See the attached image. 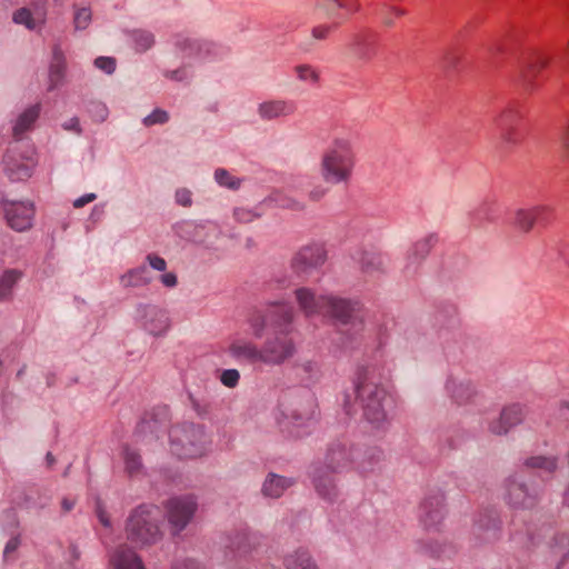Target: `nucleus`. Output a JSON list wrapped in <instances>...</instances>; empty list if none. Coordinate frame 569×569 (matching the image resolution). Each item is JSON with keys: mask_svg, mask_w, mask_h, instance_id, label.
Wrapping results in <instances>:
<instances>
[{"mask_svg": "<svg viewBox=\"0 0 569 569\" xmlns=\"http://www.w3.org/2000/svg\"><path fill=\"white\" fill-rule=\"evenodd\" d=\"M4 171L11 180H24L32 174L36 166L33 151L28 154L17 152L16 148H11L4 156Z\"/></svg>", "mask_w": 569, "mask_h": 569, "instance_id": "obj_18", "label": "nucleus"}, {"mask_svg": "<svg viewBox=\"0 0 569 569\" xmlns=\"http://www.w3.org/2000/svg\"><path fill=\"white\" fill-rule=\"evenodd\" d=\"M338 26H335L333 22L331 23H323V24H318V26H315L312 29H311V39L312 40H326L329 34L332 32V30H335Z\"/></svg>", "mask_w": 569, "mask_h": 569, "instance_id": "obj_49", "label": "nucleus"}, {"mask_svg": "<svg viewBox=\"0 0 569 569\" xmlns=\"http://www.w3.org/2000/svg\"><path fill=\"white\" fill-rule=\"evenodd\" d=\"M146 261L149 264V267L152 268L153 270L162 272L167 269V261L156 253L147 254Z\"/></svg>", "mask_w": 569, "mask_h": 569, "instance_id": "obj_57", "label": "nucleus"}, {"mask_svg": "<svg viewBox=\"0 0 569 569\" xmlns=\"http://www.w3.org/2000/svg\"><path fill=\"white\" fill-rule=\"evenodd\" d=\"M169 113L162 109H154L150 114L143 118V124L146 127H151L154 124H163L168 122Z\"/></svg>", "mask_w": 569, "mask_h": 569, "instance_id": "obj_48", "label": "nucleus"}, {"mask_svg": "<svg viewBox=\"0 0 569 569\" xmlns=\"http://www.w3.org/2000/svg\"><path fill=\"white\" fill-rule=\"evenodd\" d=\"M317 416L316 400L308 391L289 393L278 405L276 421L282 432L299 438L309 432Z\"/></svg>", "mask_w": 569, "mask_h": 569, "instance_id": "obj_3", "label": "nucleus"}, {"mask_svg": "<svg viewBox=\"0 0 569 569\" xmlns=\"http://www.w3.org/2000/svg\"><path fill=\"white\" fill-rule=\"evenodd\" d=\"M550 58L541 52L532 53L521 67V78L528 86H532L537 74L549 64Z\"/></svg>", "mask_w": 569, "mask_h": 569, "instance_id": "obj_33", "label": "nucleus"}, {"mask_svg": "<svg viewBox=\"0 0 569 569\" xmlns=\"http://www.w3.org/2000/svg\"><path fill=\"white\" fill-rule=\"evenodd\" d=\"M551 208L547 204H537L530 208H519L513 213L512 224L522 233H529L536 223L548 222Z\"/></svg>", "mask_w": 569, "mask_h": 569, "instance_id": "obj_20", "label": "nucleus"}, {"mask_svg": "<svg viewBox=\"0 0 569 569\" xmlns=\"http://www.w3.org/2000/svg\"><path fill=\"white\" fill-rule=\"evenodd\" d=\"M219 380L227 388H236L240 381V372L237 369H224L221 371Z\"/></svg>", "mask_w": 569, "mask_h": 569, "instance_id": "obj_47", "label": "nucleus"}, {"mask_svg": "<svg viewBox=\"0 0 569 569\" xmlns=\"http://www.w3.org/2000/svg\"><path fill=\"white\" fill-rule=\"evenodd\" d=\"M446 390L457 405H466L472 401L476 396V388L469 380L449 378L446 382Z\"/></svg>", "mask_w": 569, "mask_h": 569, "instance_id": "obj_30", "label": "nucleus"}, {"mask_svg": "<svg viewBox=\"0 0 569 569\" xmlns=\"http://www.w3.org/2000/svg\"><path fill=\"white\" fill-rule=\"evenodd\" d=\"M160 520L161 512L157 506H138L127 519V539L139 547L157 543L162 538Z\"/></svg>", "mask_w": 569, "mask_h": 569, "instance_id": "obj_4", "label": "nucleus"}, {"mask_svg": "<svg viewBox=\"0 0 569 569\" xmlns=\"http://www.w3.org/2000/svg\"><path fill=\"white\" fill-rule=\"evenodd\" d=\"M94 66L106 73L111 74L116 70V60L110 57H99L94 60Z\"/></svg>", "mask_w": 569, "mask_h": 569, "instance_id": "obj_54", "label": "nucleus"}, {"mask_svg": "<svg viewBox=\"0 0 569 569\" xmlns=\"http://www.w3.org/2000/svg\"><path fill=\"white\" fill-rule=\"evenodd\" d=\"M110 562L113 569H144L141 558L127 546H120Z\"/></svg>", "mask_w": 569, "mask_h": 569, "instance_id": "obj_32", "label": "nucleus"}, {"mask_svg": "<svg viewBox=\"0 0 569 569\" xmlns=\"http://www.w3.org/2000/svg\"><path fill=\"white\" fill-rule=\"evenodd\" d=\"M295 72L297 74V78L302 82H307L310 84H317L319 82V72L311 64H298L295 67Z\"/></svg>", "mask_w": 569, "mask_h": 569, "instance_id": "obj_43", "label": "nucleus"}, {"mask_svg": "<svg viewBox=\"0 0 569 569\" xmlns=\"http://www.w3.org/2000/svg\"><path fill=\"white\" fill-rule=\"evenodd\" d=\"M122 459L124 465V471L129 477H138L143 473V463L140 453L126 446L122 449Z\"/></svg>", "mask_w": 569, "mask_h": 569, "instance_id": "obj_39", "label": "nucleus"}, {"mask_svg": "<svg viewBox=\"0 0 569 569\" xmlns=\"http://www.w3.org/2000/svg\"><path fill=\"white\" fill-rule=\"evenodd\" d=\"M40 114V104H34L27 108L17 118L14 126L12 128L13 137L19 140L22 138L23 133L30 130Z\"/></svg>", "mask_w": 569, "mask_h": 569, "instance_id": "obj_35", "label": "nucleus"}, {"mask_svg": "<svg viewBox=\"0 0 569 569\" xmlns=\"http://www.w3.org/2000/svg\"><path fill=\"white\" fill-rule=\"evenodd\" d=\"M407 14V10L387 2L381 3L380 10H379V17L381 24L387 28L391 29L396 24V19L401 18Z\"/></svg>", "mask_w": 569, "mask_h": 569, "instance_id": "obj_40", "label": "nucleus"}, {"mask_svg": "<svg viewBox=\"0 0 569 569\" xmlns=\"http://www.w3.org/2000/svg\"><path fill=\"white\" fill-rule=\"evenodd\" d=\"M259 541L257 535L246 530H236L227 537L226 547L239 555H247L257 548Z\"/></svg>", "mask_w": 569, "mask_h": 569, "instance_id": "obj_31", "label": "nucleus"}, {"mask_svg": "<svg viewBox=\"0 0 569 569\" xmlns=\"http://www.w3.org/2000/svg\"><path fill=\"white\" fill-rule=\"evenodd\" d=\"M133 319L141 329L156 337L164 335L170 328L167 311L152 303H138Z\"/></svg>", "mask_w": 569, "mask_h": 569, "instance_id": "obj_11", "label": "nucleus"}, {"mask_svg": "<svg viewBox=\"0 0 569 569\" xmlns=\"http://www.w3.org/2000/svg\"><path fill=\"white\" fill-rule=\"evenodd\" d=\"M553 549L561 556L560 565L565 563L569 555V535L561 533L555 538Z\"/></svg>", "mask_w": 569, "mask_h": 569, "instance_id": "obj_46", "label": "nucleus"}, {"mask_svg": "<svg viewBox=\"0 0 569 569\" xmlns=\"http://www.w3.org/2000/svg\"><path fill=\"white\" fill-rule=\"evenodd\" d=\"M93 117L99 121H104L108 117V108L103 103H93L91 108Z\"/></svg>", "mask_w": 569, "mask_h": 569, "instance_id": "obj_60", "label": "nucleus"}, {"mask_svg": "<svg viewBox=\"0 0 569 569\" xmlns=\"http://www.w3.org/2000/svg\"><path fill=\"white\" fill-rule=\"evenodd\" d=\"M523 465L530 469H539L545 472H552L557 468V460L553 457L535 456L527 458Z\"/></svg>", "mask_w": 569, "mask_h": 569, "instance_id": "obj_41", "label": "nucleus"}, {"mask_svg": "<svg viewBox=\"0 0 569 569\" xmlns=\"http://www.w3.org/2000/svg\"><path fill=\"white\" fill-rule=\"evenodd\" d=\"M336 473L320 466H316L311 472V482L316 493L329 503H335L341 495Z\"/></svg>", "mask_w": 569, "mask_h": 569, "instance_id": "obj_15", "label": "nucleus"}, {"mask_svg": "<svg viewBox=\"0 0 569 569\" xmlns=\"http://www.w3.org/2000/svg\"><path fill=\"white\" fill-rule=\"evenodd\" d=\"M502 499L512 509H530L537 505L538 495L519 475H512L503 482Z\"/></svg>", "mask_w": 569, "mask_h": 569, "instance_id": "obj_13", "label": "nucleus"}, {"mask_svg": "<svg viewBox=\"0 0 569 569\" xmlns=\"http://www.w3.org/2000/svg\"><path fill=\"white\" fill-rule=\"evenodd\" d=\"M21 540L19 536L11 537L6 543L3 556L9 557L12 552H14L20 547Z\"/></svg>", "mask_w": 569, "mask_h": 569, "instance_id": "obj_62", "label": "nucleus"}, {"mask_svg": "<svg viewBox=\"0 0 569 569\" xmlns=\"http://www.w3.org/2000/svg\"><path fill=\"white\" fill-rule=\"evenodd\" d=\"M355 390L363 419L376 429L383 428L388 423L387 407L390 400L387 390L379 382L375 368L358 369Z\"/></svg>", "mask_w": 569, "mask_h": 569, "instance_id": "obj_1", "label": "nucleus"}, {"mask_svg": "<svg viewBox=\"0 0 569 569\" xmlns=\"http://www.w3.org/2000/svg\"><path fill=\"white\" fill-rule=\"evenodd\" d=\"M176 202L182 207H191L192 192L187 188H180L174 194Z\"/></svg>", "mask_w": 569, "mask_h": 569, "instance_id": "obj_56", "label": "nucleus"}, {"mask_svg": "<svg viewBox=\"0 0 569 569\" xmlns=\"http://www.w3.org/2000/svg\"><path fill=\"white\" fill-rule=\"evenodd\" d=\"M526 416L525 407L519 403H512L505 407L498 419L489 425V430L493 435L502 436L509 432L510 429L522 422Z\"/></svg>", "mask_w": 569, "mask_h": 569, "instance_id": "obj_22", "label": "nucleus"}, {"mask_svg": "<svg viewBox=\"0 0 569 569\" xmlns=\"http://www.w3.org/2000/svg\"><path fill=\"white\" fill-rule=\"evenodd\" d=\"M136 49L140 52L149 50L154 44V37L151 32L139 30L133 32Z\"/></svg>", "mask_w": 569, "mask_h": 569, "instance_id": "obj_45", "label": "nucleus"}, {"mask_svg": "<svg viewBox=\"0 0 569 569\" xmlns=\"http://www.w3.org/2000/svg\"><path fill=\"white\" fill-rule=\"evenodd\" d=\"M66 57L59 44L52 49V59L49 68L50 89L58 87L66 73Z\"/></svg>", "mask_w": 569, "mask_h": 569, "instance_id": "obj_34", "label": "nucleus"}, {"mask_svg": "<svg viewBox=\"0 0 569 569\" xmlns=\"http://www.w3.org/2000/svg\"><path fill=\"white\" fill-rule=\"evenodd\" d=\"M361 3L359 0H316L315 11L320 12L327 19L340 26L355 13L360 12Z\"/></svg>", "mask_w": 569, "mask_h": 569, "instance_id": "obj_14", "label": "nucleus"}, {"mask_svg": "<svg viewBox=\"0 0 569 569\" xmlns=\"http://www.w3.org/2000/svg\"><path fill=\"white\" fill-rule=\"evenodd\" d=\"M519 112L513 106L502 109L493 119V122L500 131L501 142L506 147H513L520 142V133L516 128V121Z\"/></svg>", "mask_w": 569, "mask_h": 569, "instance_id": "obj_21", "label": "nucleus"}, {"mask_svg": "<svg viewBox=\"0 0 569 569\" xmlns=\"http://www.w3.org/2000/svg\"><path fill=\"white\" fill-rule=\"evenodd\" d=\"M3 211L8 224L17 231H26L32 226L34 209L29 201H4Z\"/></svg>", "mask_w": 569, "mask_h": 569, "instance_id": "obj_17", "label": "nucleus"}, {"mask_svg": "<svg viewBox=\"0 0 569 569\" xmlns=\"http://www.w3.org/2000/svg\"><path fill=\"white\" fill-rule=\"evenodd\" d=\"M151 277L146 266H139L128 270L120 277V284L123 288H138L148 286L151 282Z\"/></svg>", "mask_w": 569, "mask_h": 569, "instance_id": "obj_36", "label": "nucleus"}, {"mask_svg": "<svg viewBox=\"0 0 569 569\" xmlns=\"http://www.w3.org/2000/svg\"><path fill=\"white\" fill-rule=\"evenodd\" d=\"M164 508L170 532L176 536L190 523L198 509V502L193 496L187 495L169 499Z\"/></svg>", "mask_w": 569, "mask_h": 569, "instance_id": "obj_8", "label": "nucleus"}, {"mask_svg": "<svg viewBox=\"0 0 569 569\" xmlns=\"http://www.w3.org/2000/svg\"><path fill=\"white\" fill-rule=\"evenodd\" d=\"M298 368L306 373L308 378H317L320 373V366L315 360H302L298 365Z\"/></svg>", "mask_w": 569, "mask_h": 569, "instance_id": "obj_53", "label": "nucleus"}, {"mask_svg": "<svg viewBox=\"0 0 569 569\" xmlns=\"http://www.w3.org/2000/svg\"><path fill=\"white\" fill-rule=\"evenodd\" d=\"M172 569H202V567L197 561L187 559L176 562Z\"/></svg>", "mask_w": 569, "mask_h": 569, "instance_id": "obj_64", "label": "nucleus"}, {"mask_svg": "<svg viewBox=\"0 0 569 569\" xmlns=\"http://www.w3.org/2000/svg\"><path fill=\"white\" fill-rule=\"evenodd\" d=\"M356 260L368 277H378L387 272L388 260L381 252L363 250L358 253Z\"/></svg>", "mask_w": 569, "mask_h": 569, "instance_id": "obj_27", "label": "nucleus"}, {"mask_svg": "<svg viewBox=\"0 0 569 569\" xmlns=\"http://www.w3.org/2000/svg\"><path fill=\"white\" fill-rule=\"evenodd\" d=\"M328 258L323 243L310 242L298 249L292 256L290 267L298 277H308L321 268Z\"/></svg>", "mask_w": 569, "mask_h": 569, "instance_id": "obj_9", "label": "nucleus"}, {"mask_svg": "<svg viewBox=\"0 0 569 569\" xmlns=\"http://www.w3.org/2000/svg\"><path fill=\"white\" fill-rule=\"evenodd\" d=\"M250 328L253 331L254 337L260 338L270 325L268 312L256 311L249 319Z\"/></svg>", "mask_w": 569, "mask_h": 569, "instance_id": "obj_44", "label": "nucleus"}, {"mask_svg": "<svg viewBox=\"0 0 569 569\" xmlns=\"http://www.w3.org/2000/svg\"><path fill=\"white\" fill-rule=\"evenodd\" d=\"M297 106L292 100L270 99L258 104L257 113L260 119L271 121L295 114Z\"/></svg>", "mask_w": 569, "mask_h": 569, "instance_id": "obj_24", "label": "nucleus"}, {"mask_svg": "<svg viewBox=\"0 0 569 569\" xmlns=\"http://www.w3.org/2000/svg\"><path fill=\"white\" fill-rule=\"evenodd\" d=\"M164 76L171 80L183 81L189 78V70L187 67H182L172 71H168Z\"/></svg>", "mask_w": 569, "mask_h": 569, "instance_id": "obj_59", "label": "nucleus"}, {"mask_svg": "<svg viewBox=\"0 0 569 569\" xmlns=\"http://www.w3.org/2000/svg\"><path fill=\"white\" fill-rule=\"evenodd\" d=\"M358 457L359 450L353 446L337 441L329 446L323 463L320 467L339 473L355 465L358 469L367 471L368 468L365 461H357Z\"/></svg>", "mask_w": 569, "mask_h": 569, "instance_id": "obj_10", "label": "nucleus"}, {"mask_svg": "<svg viewBox=\"0 0 569 569\" xmlns=\"http://www.w3.org/2000/svg\"><path fill=\"white\" fill-rule=\"evenodd\" d=\"M173 47L179 58L191 61L213 60L226 53L224 48L220 44L188 34H177L173 39Z\"/></svg>", "mask_w": 569, "mask_h": 569, "instance_id": "obj_6", "label": "nucleus"}, {"mask_svg": "<svg viewBox=\"0 0 569 569\" xmlns=\"http://www.w3.org/2000/svg\"><path fill=\"white\" fill-rule=\"evenodd\" d=\"M169 437L172 453L184 459L202 457L211 442L204 427L191 422L172 427Z\"/></svg>", "mask_w": 569, "mask_h": 569, "instance_id": "obj_5", "label": "nucleus"}, {"mask_svg": "<svg viewBox=\"0 0 569 569\" xmlns=\"http://www.w3.org/2000/svg\"><path fill=\"white\" fill-rule=\"evenodd\" d=\"M296 303L306 318L323 315L329 295L317 293L310 287H298L293 291Z\"/></svg>", "mask_w": 569, "mask_h": 569, "instance_id": "obj_19", "label": "nucleus"}, {"mask_svg": "<svg viewBox=\"0 0 569 569\" xmlns=\"http://www.w3.org/2000/svg\"><path fill=\"white\" fill-rule=\"evenodd\" d=\"M558 143L560 144L565 156L569 158V120L558 133Z\"/></svg>", "mask_w": 569, "mask_h": 569, "instance_id": "obj_55", "label": "nucleus"}, {"mask_svg": "<svg viewBox=\"0 0 569 569\" xmlns=\"http://www.w3.org/2000/svg\"><path fill=\"white\" fill-rule=\"evenodd\" d=\"M296 485V479L269 472L261 486V493L264 498L279 499L284 492Z\"/></svg>", "mask_w": 569, "mask_h": 569, "instance_id": "obj_28", "label": "nucleus"}, {"mask_svg": "<svg viewBox=\"0 0 569 569\" xmlns=\"http://www.w3.org/2000/svg\"><path fill=\"white\" fill-rule=\"evenodd\" d=\"M436 241V236L429 234L412 243L407 251L406 264L403 267V271L407 274H413L418 271L419 266L428 257Z\"/></svg>", "mask_w": 569, "mask_h": 569, "instance_id": "obj_23", "label": "nucleus"}, {"mask_svg": "<svg viewBox=\"0 0 569 569\" xmlns=\"http://www.w3.org/2000/svg\"><path fill=\"white\" fill-rule=\"evenodd\" d=\"M356 162L352 138L348 134L335 136L321 153L319 172L327 183L347 184L352 178Z\"/></svg>", "mask_w": 569, "mask_h": 569, "instance_id": "obj_2", "label": "nucleus"}, {"mask_svg": "<svg viewBox=\"0 0 569 569\" xmlns=\"http://www.w3.org/2000/svg\"><path fill=\"white\" fill-rule=\"evenodd\" d=\"M47 9L46 1L41 0L33 4V8L22 7L12 14V20L17 24L24 26L28 30H37L46 22Z\"/></svg>", "mask_w": 569, "mask_h": 569, "instance_id": "obj_25", "label": "nucleus"}, {"mask_svg": "<svg viewBox=\"0 0 569 569\" xmlns=\"http://www.w3.org/2000/svg\"><path fill=\"white\" fill-rule=\"evenodd\" d=\"M558 415L561 418L569 417V392L565 395L557 405Z\"/></svg>", "mask_w": 569, "mask_h": 569, "instance_id": "obj_61", "label": "nucleus"}, {"mask_svg": "<svg viewBox=\"0 0 569 569\" xmlns=\"http://www.w3.org/2000/svg\"><path fill=\"white\" fill-rule=\"evenodd\" d=\"M270 325L280 329L279 333H289L287 329L295 319V310L284 302H273L267 309Z\"/></svg>", "mask_w": 569, "mask_h": 569, "instance_id": "obj_29", "label": "nucleus"}, {"mask_svg": "<svg viewBox=\"0 0 569 569\" xmlns=\"http://www.w3.org/2000/svg\"><path fill=\"white\" fill-rule=\"evenodd\" d=\"M297 352L292 338L286 333H276L264 340L260 347V366L279 367L289 361Z\"/></svg>", "mask_w": 569, "mask_h": 569, "instance_id": "obj_7", "label": "nucleus"}, {"mask_svg": "<svg viewBox=\"0 0 569 569\" xmlns=\"http://www.w3.org/2000/svg\"><path fill=\"white\" fill-rule=\"evenodd\" d=\"M160 281L167 288H174L178 284L177 274L173 272L163 273L160 277Z\"/></svg>", "mask_w": 569, "mask_h": 569, "instance_id": "obj_63", "label": "nucleus"}, {"mask_svg": "<svg viewBox=\"0 0 569 569\" xmlns=\"http://www.w3.org/2000/svg\"><path fill=\"white\" fill-rule=\"evenodd\" d=\"M91 21V12L88 8L77 9L74 12V28L77 30L86 29Z\"/></svg>", "mask_w": 569, "mask_h": 569, "instance_id": "obj_51", "label": "nucleus"}, {"mask_svg": "<svg viewBox=\"0 0 569 569\" xmlns=\"http://www.w3.org/2000/svg\"><path fill=\"white\" fill-rule=\"evenodd\" d=\"M214 180L220 187L230 190H238L241 186V179L231 174V172L223 168L216 169Z\"/></svg>", "mask_w": 569, "mask_h": 569, "instance_id": "obj_42", "label": "nucleus"}, {"mask_svg": "<svg viewBox=\"0 0 569 569\" xmlns=\"http://www.w3.org/2000/svg\"><path fill=\"white\" fill-rule=\"evenodd\" d=\"M233 217L237 221L241 223H250L260 217V213H257L247 208H236L233 211Z\"/></svg>", "mask_w": 569, "mask_h": 569, "instance_id": "obj_52", "label": "nucleus"}, {"mask_svg": "<svg viewBox=\"0 0 569 569\" xmlns=\"http://www.w3.org/2000/svg\"><path fill=\"white\" fill-rule=\"evenodd\" d=\"M420 510V517L425 526L438 525L446 513L445 496L441 492L429 495L422 501Z\"/></svg>", "mask_w": 569, "mask_h": 569, "instance_id": "obj_26", "label": "nucleus"}, {"mask_svg": "<svg viewBox=\"0 0 569 569\" xmlns=\"http://www.w3.org/2000/svg\"><path fill=\"white\" fill-rule=\"evenodd\" d=\"M272 201H274L278 206L282 208H289L293 210H302L305 209V204L301 201L286 198L281 193L277 192L271 198Z\"/></svg>", "mask_w": 569, "mask_h": 569, "instance_id": "obj_50", "label": "nucleus"}, {"mask_svg": "<svg viewBox=\"0 0 569 569\" xmlns=\"http://www.w3.org/2000/svg\"><path fill=\"white\" fill-rule=\"evenodd\" d=\"M286 569H318L316 562L306 549H297L284 558Z\"/></svg>", "mask_w": 569, "mask_h": 569, "instance_id": "obj_38", "label": "nucleus"}, {"mask_svg": "<svg viewBox=\"0 0 569 569\" xmlns=\"http://www.w3.org/2000/svg\"><path fill=\"white\" fill-rule=\"evenodd\" d=\"M328 193V188L322 184L315 186L308 193L311 201H320Z\"/></svg>", "mask_w": 569, "mask_h": 569, "instance_id": "obj_58", "label": "nucleus"}, {"mask_svg": "<svg viewBox=\"0 0 569 569\" xmlns=\"http://www.w3.org/2000/svg\"><path fill=\"white\" fill-rule=\"evenodd\" d=\"M226 352L237 362L260 366V347L249 338L232 337L228 342Z\"/></svg>", "mask_w": 569, "mask_h": 569, "instance_id": "obj_16", "label": "nucleus"}, {"mask_svg": "<svg viewBox=\"0 0 569 569\" xmlns=\"http://www.w3.org/2000/svg\"><path fill=\"white\" fill-rule=\"evenodd\" d=\"M361 303L358 300L329 295L323 316H327L341 326L361 325Z\"/></svg>", "mask_w": 569, "mask_h": 569, "instance_id": "obj_12", "label": "nucleus"}, {"mask_svg": "<svg viewBox=\"0 0 569 569\" xmlns=\"http://www.w3.org/2000/svg\"><path fill=\"white\" fill-rule=\"evenodd\" d=\"M23 273L18 269H7L0 274V301H8Z\"/></svg>", "mask_w": 569, "mask_h": 569, "instance_id": "obj_37", "label": "nucleus"}]
</instances>
